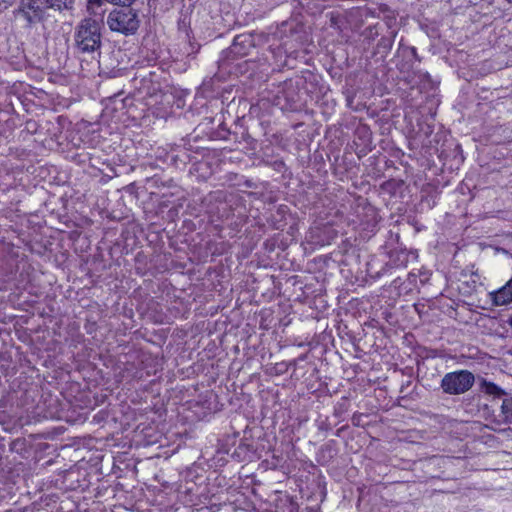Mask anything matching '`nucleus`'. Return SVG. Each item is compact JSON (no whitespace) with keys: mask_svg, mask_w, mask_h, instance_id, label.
Segmentation results:
<instances>
[{"mask_svg":"<svg viewBox=\"0 0 512 512\" xmlns=\"http://www.w3.org/2000/svg\"><path fill=\"white\" fill-rule=\"evenodd\" d=\"M10 4V0H0V6L4 5V7H7V5Z\"/></svg>","mask_w":512,"mask_h":512,"instance_id":"nucleus-13","label":"nucleus"},{"mask_svg":"<svg viewBox=\"0 0 512 512\" xmlns=\"http://www.w3.org/2000/svg\"><path fill=\"white\" fill-rule=\"evenodd\" d=\"M501 412L504 417V421L512 424V398L503 400Z\"/></svg>","mask_w":512,"mask_h":512,"instance_id":"nucleus-11","label":"nucleus"},{"mask_svg":"<svg viewBox=\"0 0 512 512\" xmlns=\"http://www.w3.org/2000/svg\"><path fill=\"white\" fill-rule=\"evenodd\" d=\"M136 0H88L87 4L94 7L95 9L99 11H104L102 9L103 2L111 3L114 5H120V6H131L133 2Z\"/></svg>","mask_w":512,"mask_h":512,"instance_id":"nucleus-10","label":"nucleus"},{"mask_svg":"<svg viewBox=\"0 0 512 512\" xmlns=\"http://www.w3.org/2000/svg\"><path fill=\"white\" fill-rule=\"evenodd\" d=\"M49 0H21L18 13L29 23H36L42 20L44 13L50 7Z\"/></svg>","mask_w":512,"mask_h":512,"instance_id":"nucleus-5","label":"nucleus"},{"mask_svg":"<svg viewBox=\"0 0 512 512\" xmlns=\"http://www.w3.org/2000/svg\"><path fill=\"white\" fill-rule=\"evenodd\" d=\"M508 1L512 3V0H508Z\"/></svg>","mask_w":512,"mask_h":512,"instance_id":"nucleus-16","label":"nucleus"},{"mask_svg":"<svg viewBox=\"0 0 512 512\" xmlns=\"http://www.w3.org/2000/svg\"><path fill=\"white\" fill-rule=\"evenodd\" d=\"M190 46H191V52H188V55H191V53H195V52H197V51H198V49H199V46H198V47H197V49H196V50H194V46H193V44H191V43H190Z\"/></svg>","mask_w":512,"mask_h":512,"instance_id":"nucleus-14","label":"nucleus"},{"mask_svg":"<svg viewBox=\"0 0 512 512\" xmlns=\"http://www.w3.org/2000/svg\"><path fill=\"white\" fill-rule=\"evenodd\" d=\"M50 7L58 10L72 9L75 0H49Z\"/></svg>","mask_w":512,"mask_h":512,"instance_id":"nucleus-12","label":"nucleus"},{"mask_svg":"<svg viewBox=\"0 0 512 512\" xmlns=\"http://www.w3.org/2000/svg\"><path fill=\"white\" fill-rule=\"evenodd\" d=\"M394 43V36L391 37H382L375 48L376 54H381L383 58H385L388 53L391 51Z\"/></svg>","mask_w":512,"mask_h":512,"instance_id":"nucleus-9","label":"nucleus"},{"mask_svg":"<svg viewBox=\"0 0 512 512\" xmlns=\"http://www.w3.org/2000/svg\"><path fill=\"white\" fill-rule=\"evenodd\" d=\"M507 324L512 328V317L508 318Z\"/></svg>","mask_w":512,"mask_h":512,"instance_id":"nucleus-15","label":"nucleus"},{"mask_svg":"<svg viewBox=\"0 0 512 512\" xmlns=\"http://www.w3.org/2000/svg\"><path fill=\"white\" fill-rule=\"evenodd\" d=\"M139 24L137 13L130 6L115 8L107 17V25L110 30L125 35L134 34L139 28Z\"/></svg>","mask_w":512,"mask_h":512,"instance_id":"nucleus-2","label":"nucleus"},{"mask_svg":"<svg viewBox=\"0 0 512 512\" xmlns=\"http://www.w3.org/2000/svg\"><path fill=\"white\" fill-rule=\"evenodd\" d=\"M421 62V58L417 54V50L413 46L404 45L399 43L398 49L395 54V66L401 73H411L414 69L415 63Z\"/></svg>","mask_w":512,"mask_h":512,"instance_id":"nucleus-4","label":"nucleus"},{"mask_svg":"<svg viewBox=\"0 0 512 512\" xmlns=\"http://www.w3.org/2000/svg\"><path fill=\"white\" fill-rule=\"evenodd\" d=\"M474 382L475 376L472 372L458 370L445 374L441 380L440 387L446 394L460 395L470 390Z\"/></svg>","mask_w":512,"mask_h":512,"instance_id":"nucleus-3","label":"nucleus"},{"mask_svg":"<svg viewBox=\"0 0 512 512\" xmlns=\"http://www.w3.org/2000/svg\"><path fill=\"white\" fill-rule=\"evenodd\" d=\"M494 305L502 306L512 302V278L500 289L490 293Z\"/></svg>","mask_w":512,"mask_h":512,"instance_id":"nucleus-7","label":"nucleus"},{"mask_svg":"<svg viewBox=\"0 0 512 512\" xmlns=\"http://www.w3.org/2000/svg\"><path fill=\"white\" fill-rule=\"evenodd\" d=\"M253 47L252 38L249 35H237L232 45L229 47V53L235 57H243L248 54L249 50Z\"/></svg>","mask_w":512,"mask_h":512,"instance_id":"nucleus-6","label":"nucleus"},{"mask_svg":"<svg viewBox=\"0 0 512 512\" xmlns=\"http://www.w3.org/2000/svg\"><path fill=\"white\" fill-rule=\"evenodd\" d=\"M479 388L481 392L492 396L493 398H500L505 394L502 388L485 378L479 379Z\"/></svg>","mask_w":512,"mask_h":512,"instance_id":"nucleus-8","label":"nucleus"},{"mask_svg":"<svg viewBox=\"0 0 512 512\" xmlns=\"http://www.w3.org/2000/svg\"><path fill=\"white\" fill-rule=\"evenodd\" d=\"M88 15L82 18L73 32V47L77 54L91 56L101 55L104 13L87 4Z\"/></svg>","mask_w":512,"mask_h":512,"instance_id":"nucleus-1","label":"nucleus"}]
</instances>
